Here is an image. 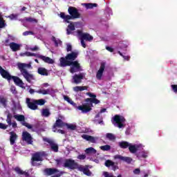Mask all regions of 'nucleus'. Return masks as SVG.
<instances>
[{
    "label": "nucleus",
    "instance_id": "37",
    "mask_svg": "<svg viewBox=\"0 0 177 177\" xmlns=\"http://www.w3.org/2000/svg\"><path fill=\"white\" fill-rule=\"evenodd\" d=\"M84 5L86 9H93V8H97V3H85Z\"/></svg>",
    "mask_w": 177,
    "mask_h": 177
},
{
    "label": "nucleus",
    "instance_id": "47",
    "mask_svg": "<svg viewBox=\"0 0 177 177\" xmlns=\"http://www.w3.org/2000/svg\"><path fill=\"white\" fill-rule=\"evenodd\" d=\"M83 174H84V175H86V176H91V175H92L91 170H89V169L88 168L84 169Z\"/></svg>",
    "mask_w": 177,
    "mask_h": 177
},
{
    "label": "nucleus",
    "instance_id": "4",
    "mask_svg": "<svg viewBox=\"0 0 177 177\" xmlns=\"http://www.w3.org/2000/svg\"><path fill=\"white\" fill-rule=\"evenodd\" d=\"M126 120L125 118L122 115H115L112 120V124L115 127H118V128H124L125 125L124 124V122H125Z\"/></svg>",
    "mask_w": 177,
    "mask_h": 177
},
{
    "label": "nucleus",
    "instance_id": "19",
    "mask_svg": "<svg viewBox=\"0 0 177 177\" xmlns=\"http://www.w3.org/2000/svg\"><path fill=\"white\" fill-rule=\"evenodd\" d=\"M10 143L11 146H13L16 143V140H17L19 136L15 131L10 132Z\"/></svg>",
    "mask_w": 177,
    "mask_h": 177
},
{
    "label": "nucleus",
    "instance_id": "23",
    "mask_svg": "<svg viewBox=\"0 0 177 177\" xmlns=\"http://www.w3.org/2000/svg\"><path fill=\"white\" fill-rule=\"evenodd\" d=\"M85 102L86 103H89L91 107H93V104H99V103H100V100L96 98H86Z\"/></svg>",
    "mask_w": 177,
    "mask_h": 177
},
{
    "label": "nucleus",
    "instance_id": "55",
    "mask_svg": "<svg viewBox=\"0 0 177 177\" xmlns=\"http://www.w3.org/2000/svg\"><path fill=\"white\" fill-rule=\"evenodd\" d=\"M171 89L175 93H177V84L171 85Z\"/></svg>",
    "mask_w": 177,
    "mask_h": 177
},
{
    "label": "nucleus",
    "instance_id": "49",
    "mask_svg": "<svg viewBox=\"0 0 177 177\" xmlns=\"http://www.w3.org/2000/svg\"><path fill=\"white\" fill-rule=\"evenodd\" d=\"M10 91L12 92V93H13L14 95H17V91L16 90V87L15 86H12L10 87Z\"/></svg>",
    "mask_w": 177,
    "mask_h": 177
},
{
    "label": "nucleus",
    "instance_id": "34",
    "mask_svg": "<svg viewBox=\"0 0 177 177\" xmlns=\"http://www.w3.org/2000/svg\"><path fill=\"white\" fill-rule=\"evenodd\" d=\"M64 100H66V102H68V103H69L72 106H77V104H75V102H73V100H71V98H70L68 96L64 95Z\"/></svg>",
    "mask_w": 177,
    "mask_h": 177
},
{
    "label": "nucleus",
    "instance_id": "9",
    "mask_svg": "<svg viewBox=\"0 0 177 177\" xmlns=\"http://www.w3.org/2000/svg\"><path fill=\"white\" fill-rule=\"evenodd\" d=\"M30 56L38 57V59H41V60H43V62H44L45 63H48V64H53V63H55V61L49 57H46L41 55H37L36 53H31Z\"/></svg>",
    "mask_w": 177,
    "mask_h": 177
},
{
    "label": "nucleus",
    "instance_id": "13",
    "mask_svg": "<svg viewBox=\"0 0 177 177\" xmlns=\"http://www.w3.org/2000/svg\"><path fill=\"white\" fill-rule=\"evenodd\" d=\"M104 68H106V62H102L100 64V69L97 72L96 78L99 81L102 80V77H103V73L104 72Z\"/></svg>",
    "mask_w": 177,
    "mask_h": 177
},
{
    "label": "nucleus",
    "instance_id": "7",
    "mask_svg": "<svg viewBox=\"0 0 177 177\" xmlns=\"http://www.w3.org/2000/svg\"><path fill=\"white\" fill-rule=\"evenodd\" d=\"M81 65L78 63V61H71V69L70 72L72 74L74 73H78L82 71Z\"/></svg>",
    "mask_w": 177,
    "mask_h": 177
},
{
    "label": "nucleus",
    "instance_id": "56",
    "mask_svg": "<svg viewBox=\"0 0 177 177\" xmlns=\"http://www.w3.org/2000/svg\"><path fill=\"white\" fill-rule=\"evenodd\" d=\"M141 157H142V158H147V153L145 151H142L141 152Z\"/></svg>",
    "mask_w": 177,
    "mask_h": 177
},
{
    "label": "nucleus",
    "instance_id": "61",
    "mask_svg": "<svg viewBox=\"0 0 177 177\" xmlns=\"http://www.w3.org/2000/svg\"><path fill=\"white\" fill-rule=\"evenodd\" d=\"M111 167H112L113 171H115L116 169H118V167L117 166V165H115L114 162H113V165H112Z\"/></svg>",
    "mask_w": 177,
    "mask_h": 177
},
{
    "label": "nucleus",
    "instance_id": "44",
    "mask_svg": "<svg viewBox=\"0 0 177 177\" xmlns=\"http://www.w3.org/2000/svg\"><path fill=\"white\" fill-rule=\"evenodd\" d=\"M53 41L55 43V46L56 47L59 46V45H62V41L60 39H56V37H53Z\"/></svg>",
    "mask_w": 177,
    "mask_h": 177
},
{
    "label": "nucleus",
    "instance_id": "3",
    "mask_svg": "<svg viewBox=\"0 0 177 177\" xmlns=\"http://www.w3.org/2000/svg\"><path fill=\"white\" fill-rule=\"evenodd\" d=\"M68 12L70 15H66L64 12H60L59 17L63 19L66 23H70L68 20H72V19H80L81 17V14L78 12V9L75 7L71 6L68 9Z\"/></svg>",
    "mask_w": 177,
    "mask_h": 177
},
{
    "label": "nucleus",
    "instance_id": "62",
    "mask_svg": "<svg viewBox=\"0 0 177 177\" xmlns=\"http://www.w3.org/2000/svg\"><path fill=\"white\" fill-rule=\"evenodd\" d=\"M8 38L10 39V41H15L16 39V37L11 35H8Z\"/></svg>",
    "mask_w": 177,
    "mask_h": 177
},
{
    "label": "nucleus",
    "instance_id": "32",
    "mask_svg": "<svg viewBox=\"0 0 177 177\" xmlns=\"http://www.w3.org/2000/svg\"><path fill=\"white\" fill-rule=\"evenodd\" d=\"M75 30V26L74 24H71L68 26V28L66 29L67 35H70L71 34V31Z\"/></svg>",
    "mask_w": 177,
    "mask_h": 177
},
{
    "label": "nucleus",
    "instance_id": "41",
    "mask_svg": "<svg viewBox=\"0 0 177 177\" xmlns=\"http://www.w3.org/2000/svg\"><path fill=\"white\" fill-rule=\"evenodd\" d=\"M25 20L28 23H38V20L32 17H26Z\"/></svg>",
    "mask_w": 177,
    "mask_h": 177
},
{
    "label": "nucleus",
    "instance_id": "5",
    "mask_svg": "<svg viewBox=\"0 0 177 177\" xmlns=\"http://www.w3.org/2000/svg\"><path fill=\"white\" fill-rule=\"evenodd\" d=\"M13 118L21 122V125L28 128V129H32V126L26 122V117L24 115H14Z\"/></svg>",
    "mask_w": 177,
    "mask_h": 177
},
{
    "label": "nucleus",
    "instance_id": "39",
    "mask_svg": "<svg viewBox=\"0 0 177 177\" xmlns=\"http://www.w3.org/2000/svg\"><path fill=\"white\" fill-rule=\"evenodd\" d=\"M6 27V23L3 20V17L0 14V28H5Z\"/></svg>",
    "mask_w": 177,
    "mask_h": 177
},
{
    "label": "nucleus",
    "instance_id": "60",
    "mask_svg": "<svg viewBox=\"0 0 177 177\" xmlns=\"http://www.w3.org/2000/svg\"><path fill=\"white\" fill-rule=\"evenodd\" d=\"M80 41H81L82 46H83L84 48H86V44H85V40L80 38Z\"/></svg>",
    "mask_w": 177,
    "mask_h": 177
},
{
    "label": "nucleus",
    "instance_id": "42",
    "mask_svg": "<svg viewBox=\"0 0 177 177\" xmlns=\"http://www.w3.org/2000/svg\"><path fill=\"white\" fill-rule=\"evenodd\" d=\"M66 127H67L68 129H71V131H75V129H77V126L75 124H68L66 123Z\"/></svg>",
    "mask_w": 177,
    "mask_h": 177
},
{
    "label": "nucleus",
    "instance_id": "11",
    "mask_svg": "<svg viewBox=\"0 0 177 177\" xmlns=\"http://www.w3.org/2000/svg\"><path fill=\"white\" fill-rule=\"evenodd\" d=\"M78 110H80L83 113H89V111H92V106H91V104L89 102H86L82 105L77 106Z\"/></svg>",
    "mask_w": 177,
    "mask_h": 177
},
{
    "label": "nucleus",
    "instance_id": "43",
    "mask_svg": "<svg viewBox=\"0 0 177 177\" xmlns=\"http://www.w3.org/2000/svg\"><path fill=\"white\" fill-rule=\"evenodd\" d=\"M14 171L18 174V175H24L26 174L23 170L20 169V167H17L14 169Z\"/></svg>",
    "mask_w": 177,
    "mask_h": 177
},
{
    "label": "nucleus",
    "instance_id": "33",
    "mask_svg": "<svg viewBox=\"0 0 177 177\" xmlns=\"http://www.w3.org/2000/svg\"><path fill=\"white\" fill-rule=\"evenodd\" d=\"M86 154H96L97 151L93 147H89L85 150Z\"/></svg>",
    "mask_w": 177,
    "mask_h": 177
},
{
    "label": "nucleus",
    "instance_id": "20",
    "mask_svg": "<svg viewBox=\"0 0 177 177\" xmlns=\"http://www.w3.org/2000/svg\"><path fill=\"white\" fill-rule=\"evenodd\" d=\"M82 139H84L85 140H87L88 142H91V143H96V140H97V137H93L92 136L83 134L82 136Z\"/></svg>",
    "mask_w": 177,
    "mask_h": 177
},
{
    "label": "nucleus",
    "instance_id": "53",
    "mask_svg": "<svg viewBox=\"0 0 177 177\" xmlns=\"http://www.w3.org/2000/svg\"><path fill=\"white\" fill-rule=\"evenodd\" d=\"M78 160H85L86 158V155L81 154L77 156Z\"/></svg>",
    "mask_w": 177,
    "mask_h": 177
},
{
    "label": "nucleus",
    "instance_id": "25",
    "mask_svg": "<svg viewBox=\"0 0 177 177\" xmlns=\"http://www.w3.org/2000/svg\"><path fill=\"white\" fill-rule=\"evenodd\" d=\"M82 80H84V75L82 73L75 75L73 76V81L75 84H81Z\"/></svg>",
    "mask_w": 177,
    "mask_h": 177
},
{
    "label": "nucleus",
    "instance_id": "16",
    "mask_svg": "<svg viewBox=\"0 0 177 177\" xmlns=\"http://www.w3.org/2000/svg\"><path fill=\"white\" fill-rule=\"evenodd\" d=\"M26 104L28 107V109H30V110H37L38 109V106L36 104L35 100L31 102L30 98H26Z\"/></svg>",
    "mask_w": 177,
    "mask_h": 177
},
{
    "label": "nucleus",
    "instance_id": "29",
    "mask_svg": "<svg viewBox=\"0 0 177 177\" xmlns=\"http://www.w3.org/2000/svg\"><path fill=\"white\" fill-rule=\"evenodd\" d=\"M131 144L127 141H122L118 142V146L120 149H128Z\"/></svg>",
    "mask_w": 177,
    "mask_h": 177
},
{
    "label": "nucleus",
    "instance_id": "46",
    "mask_svg": "<svg viewBox=\"0 0 177 177\" xmlns=\"http://www.w3.org/2000/svg\"><path fill=\"white\" fill-rule=\"evenodd\" d=\"M113 161H111V160H107L105 162V167H107V168H109V167H111L112 165H113Z\"/></svg>",
    "mask_w": 177,
    "mask_h": 177
},
{
    "label": "nucleus",
    "instance_id": "52",
    "mask_svg": "<svg viewBox=\"0 0 177 177\" xmlns=\"http://www.w3.org/2000/svg\"><path fill=\"white\" fill-rule=\"evenodd\" d=\"M86 95L91 97V99H96V95L92 93H87Z\"/></svg>",
    "mask_w": 177,
    "mask_h": 177
},
{
    "label": "nucleus",
    "instance_id": "24",
    "mask_svg": "<svg viewBox=\"0 0 177 177\" xmlns=\"http://www.w3.org/2000/svg\"><path fill=\"white\" fill-rule=\"evenodd\" d=\"M44 172L46 175H47L48 176H50V175H54V174L59 172V170L55 168H46L44 169Z\"/></svg>",
    "mask_w": 177,
    "mask_h": 177
},
{
    "label": "nucleus",
    "instance_id": "31",
    "mask_svg": "<svg viewBox=\"0 0 177 177\" xmlns=\"http://www.w3.org/2000/svg\"><path fill=\"white\" fill-rule=\"evenodd\" d=\"M36 93H39L40 95H50V89H39L36 91Z\"/></svg>",
    "mask_w": 177,
    "mask_h": 177
},
{
    "label": "nucleus",
    "instance_id": "27",
    "mask_svg": "<svg viewBox=\"0 0 177 177\" xmlns=\"http://www.w3.org/2000/svg\"><path fill=\"white\" fill-rule=\"evenodd\" d=\"M37 73L40 75H46V76L49 75V73H48V69L42 67L38 68Z\"/></svg>",
    "mask_w": 177,
    "mask_h": 177
},
{
    "label": "nucleus",
    "instance_id": "36",
    "mask_svg": "<svg viewBox=\"0 0 177 177\" xmlns=\"http://www.w3.org/2000/svg\"><path fill=\"white\" fill-rule=\"evenodd\" d=\"M100 150H102V151H109V150H111V146L109 145H103L100 147Z\"/></svg>",
    "mask_w": 177,
    "mask_h": 177
},
{
    "label": "nucleus",
    "instance_id": "10",
    "mask_svg": "<svg viewBox=\"0 0 177 177\" xmlns=\"http://www.w3.org/2000/svg\"><path fill=\"white\" fill-rule=\"evenodd\" d=\"M77 35L80 38L84 41H91L93 40V37L92 35H89V33H84L82 32V30H77Z\"/></svg>",
    "mask_w": 177,
    "mask_h": 177
},
{
    "label": "nucleus",
    "instance_id": "63",
    "mask_svg": "<svg viewBox=\"0 0 177 177\" xmlns=\"http://www.w3.org/2000/svg\"><path fill=\"white\" fill-rule=\"evenodd\" d=\"M38 49H39V48L37 46H35L33 48H30V50H32V52H35V50H38Z\"/></svg>",
    "mask_w": 177,
    "mask_h": 177
},
{
    "label": "nucleus",
    "instance_id": "12",
    "mask_svg": "<svg viewBox=\"0 0 177 177\" xmlns=\"http://www.w3.org/2000/svg\"><path fill=\"white\" fill-rule=\"evenodd\" d=\"M22 140H24L28 145H32V137H31V134L28 131L22 133Z\"/></svg>",
    "mask_w": 177,
    "mask_h": 177
},
{
    "label": "nucleus",
    "instance_id": "45",
    "mask_svg": "<svg viewBox=\"0 0 177 177\" xmlns=\"http://www.w3.org/2000/svg\"><path fill=\"white\" fill-rule=\"evenodd\" d=\"M106 138L109 140H115V136L111 133H106Z\"/></svg>",
    "mask_w": 177,
    "mask_h": 177
},
{
    "label": "nucleus",
    "instance_id": "18",
    "mask_svg": "<svg viewBox=\"0 0 177 177\" xmlns=\"http://www.w3.org/2000/svg\"><path fill=\"white\" fill-rule=\"evenodd\" d=\"M60 67H67L71 66V61L67 59V58L62 57L59 59Z\"/></svg>",
    "mask_w": 177,
    "mask_h": 177
},
{
    "label": "nucleus",
    "instance_id": "57",
    "mask_svg": "<svg viewBox=\"0 0 177 177\" xmlns=\"http://www.w3.org/2000/svg\"><path fill=\"white\" fill-rule=\"evenodd\" d=\"M73 50V46L71 44H67L66 51L71 52Z\"/></svg>",
    "mask_w": 177,
    "mask_h": 177
},
{
    "label": "nucleus",
    "instance_id": "6",
    "mask_svg": "<svg viewBox=\"0 0 177 177\" xmlns=\"http://www.w3.org/2000/svg\"><path fill=\"white\" fill-rule=\"evenodd\" d=\"M65 168H69V169H77L78 168V163L73 159H66L64 164Z\"/></svg>",
    "mask_w": 177,
    "mask_h": 177
},
{
    "label": "nucleus",
    "instance_id": "59",
    "mask_svg": "<svg viewBox=\"0 0 177 177\" xmlns=\"http://www.w3.org/2000/svg\"><path fill=\"white\" fill-rule=\"evenodd\" d=\"M106 50H108L109 52L113 53L114 52V48L110 47V46H106Z\"/></svg>",
    "mask_w": 177,
    "mask_h": 177
},
{
    "label": "nucleus",
    "instance_id": "50",
    "mask_svg": "<svg viewBox=\"0 0 177 177\" xmlns=\"http://www.w3.org/2000/svg\"><path fill=\"white\" fill-rule=\"evenodd\" d=\"M23 35L27 36V35H34V32L32 31H25L23 32Z\"/></svg>",
    "mask_w": 177,
    "mask_h": 177
},
{
    "label": "nucleus",
    "instance_id": "28",
    "mask_svg": "<svg viewBox=\"0 0 177 177\" xmlns=\"http://www.w3.org/2000/svg\"><path fill=\"white\" fill-rule=\"evenodd\" d=\"M88 90V86H76L73 87V91L75 92H82V91H87Z\"/></svg>",
    "mask_w": 177,
    "mask_h": 177
},
{
    "label": "nucleus",
    "instance_id": "8",
    "mask_svg": "<svg viewBox=\"0 0 177 177\" xmlns=\"http://www.w3.org/2000/svg\"><path fill=\"white\" fill-rule=\"evenodd\" d=\"M44 142H46L48 143L50 146L51 150L54 151L55 153H57L59 151V145L55 143V141L48 138H43Z\"/></svg>",
    "mask_w": 177,
    "mask_h": 177
},
{
    "label": "nucleus",
    "instance_id": "51",
    "mask_svg": "<svg viewBox=\"0 0 177 177\" xmlns=\"http://www.w3.org/2000/svg\"><path fill=\"white\" fill-rule=\"evenodd\" d=\"M8 125L2 123V122H0V129H8Z\"/></svg>",
    "mask_w": 177,
    "mask_h": 177
},
{
    "label": "nucleus",
    "instance_id": "54",
    "mask_svg": "<svg viewBox=\"0 0 177 177\" xmlns=\"http://www.w3.org/2000/svg\"><path fill=\"white\" fill-rule=\"evenodd\" d=\"M10 39L8 37L6 40H5V42H4V44H5V45H6V46H10Z\"/></svg>",
    "mask_w": 177,
    "mask_h": 177
},
{
    "label": "nucleus",
    "instance_id": "38",
    "mask_svg": "<svg viewBox=\"0 0 177 177\" xmlns=\"http://www.w3.org/2000/svg\"><path fill=\"white\" fill-rule=\"evenodd\" d=\"M6 103H8V100L3 96H0V104H2L3 107H6Z\"/></svg>",
    "mask_w": 177,
    "mask_h": 177
},
{
    "label": "nucleus",
    "instance_id": "17",
    "mask_svg": "<svg viewBox=\"0 0 177 177\" xmlns=\"http://www.w3.org/2000/svg\"><path fill=\"white\" fill-rule=\"evenodd\" d=\"M32 165L33 167H37V163H35V161H42V157H41V154L39 153H35L32 155Z\"/></svg>",
    "mask_w": 177,
    "mask_h": 177
},
{
    "label": "nucleus",
    "instance_id": "26",
    "mask_svg": "<svg viewBox=\"0 0 177 177\" xmlns=\"http://www.w3.org/2000/svg\"><path fill=\"white\" fill-rule=\"evenodd\" d=\"M66 124L61 119H58L56 120L55 123L53 124V128H63L66 127Z\"/></svg>",
    "mask_w": 177,
    "mask_h": 177
},
{
    "label": "nucleus",
    "instance_id": "15",
    "mask_svg": "<svg viewBox=\"0 0 177 177\" xmlns=\"http://www.w3.org/2000/svg\"><path fill=\"white\" fill-rule=\"evenodd\" d=\"M113 158L115 160H120V161H123L124 162H127V164H131V162H132V158L128 156L115 155Z\"/></svg>",
    "mask_w": 177,
    "mask_h": 177
},
{
    "label": "nucleus",
    "instance_id": "1",
    "mask_svg": "<svg viewBox=\"0 0 177 177\" xmlns=\"http://www.w3.org/2000/svg\"><path fill=\"white\" fill-rule=\"evenodd\" d=\"M0 75H1L2 78H4V80H7V81L8 82L12 80L15 85H17V86H19L20 88H22L24 89L26 88V86H24V82H23V80H21L20 77L17 76H12V75H10V73H9L8 71L3 69V68H2V66H0Z\"/></svg>",
    "mask_w": 177,
    "mask_h": 177
},
{
    "label": "nucleus",
    "instance_id": "22",
    "mask_svg": "<svg viewBox=\"0 0 177 177\" xmlns=\"http://www.w3.org/2000/svg\"><path fill=\"white\" fill-rule=\"evenodd\" d=\"M10 48L12 50V52H17V50H20L21 45L15 42H11L10 43Z\"/></svg>",
    "mask_w": 177,
    "mask_h": 177
},
{
    "label": "nucleus",
    "instance_id": "40",
    "mask_svg": "<svg viewBox=\"0 0 177 177\" xmlns=\"http://www.w3.org/2000/svg\"><path fill=\"white\" fill-rule=\"evenodd\" d=\"M35 101L36 102V104L38 106H44V104H45L46 102V101L44 99L35 100Z\"/></svg>",
    "mask_w": 177,
    "mask_h": 177
},
{
    "label": "nucleus",
    "instance_id": "58",
    "mask_svg": "<svg viewBox=\"0 0 177 177\" xmlns=\"http://www.w3.org/2000/svg\"><path fill=\"white\" fill-rule=\"evenodd\" d=\"M133 174H135V175H139V174H140V169H135L133 170Z\"/></svg>",
    "mask_w": 177,
    "mask_h": 177
},
{
    "label": "nucleus",
    "instance_id": "64",
    "mask_svg": "<svg viewBox=\"0 0 177 177\" xmlns=\"http://www.w3.org/2000/svg\"><path fill=\"white\" fill-rule=\"evenodd\" d=\"M104 175L105 177H113V176L109 174V173L107 171L104 172Z\"/></svg>",
    "mask_w": 177,
    "mask_h": 177
},
{
    "label": "nucleus",
    "instance_id": "2",
    "mask_svg": "<svg viewBox=\"0 0 177 177\" xmlns=\"http://www.w3.org/2000/svg\"><path fill=\"white\" fill-rule=\"evenodd\" d=\"M17 68L27 82L31 83V81L34 80V75L29 73L26 69L31 68V64L18 63Z\"/></svg>",
    "mask_w": 177,
    "mask_h": 177
},
{
    "label": "nucleus",
    "instance_id": "14",
    "mask_svg": "<svg viewBox=\"0 0 177 177\" xmlns=\"http://www.w3.org/2000/svg\"><path fill=\"white\" fill-rule=\"evenodd\" d=\"M12 118H13V115L9 113L7 115L6 122L8 124V127H12V128H17V123L16 122H12Z\"/></svg>",
    "mask_w": 177,
    "mask_h": 177
},
{
    "label": "nucleus",
    "instance_id": "35",
    "mask_svg": "<svg viewBox=\"0 0 177 177\" xmlns=\"http://www.w3.org/2000/svg\"><path fill=\"white\" fill-rule=\"evenodd\" d=\"M41 115L43 117H49L50 115V111L48 109H43L41 111Z\"/></svg>",
    "mask_w": 177,
    "mask_h": 177
},
{
    "label": "nucleus",
    "instance_id": "30",
    "mask_svg": "<svg viewBox=\"0 0 177 177\" xmlns=\"http://www.w3.org/2000/svg\"><path fill=\"white\" fill-rule=\"evenodd\" d=\"M138 149H139V146L138 145H132V144H130L129 146V150L132 154H135V153L138 151Z\"/></svg>",
    "mask_w": 177,
    "mask_h": 177
},
{
    "label": "nucleus",
    "instance_id": "21",
    "mask_svg": "<svg viewBox=\"0 0 177 177\" xmlns=\"http://www.w3.org/2000/svg\"><path fill=\"white\" fill-rule=\"evenodd\" d=\"M77 57H78V53L77 52H72L66 56V59L69 62H74Z\"/></svg>",
    "mask_w": 177,
    "mask_h": 177
},
{
    "label": "nucleus",
    "instance_id": "48",
    "mask_svg": "<svg viewBox=\"0 0 177 177\" xmlns=\"http://www.w3.org/2000/svg\"><path fill=\"white\" fill-rule=\"evenodd\" d=\"M118 53L120 55V56H122V57H123L124 60H127V62H129V56L122 55V53H121V51H118Z\"/></svg>",
    "mask_w": 177,
    "mask_h": 177
}]
</instances>
